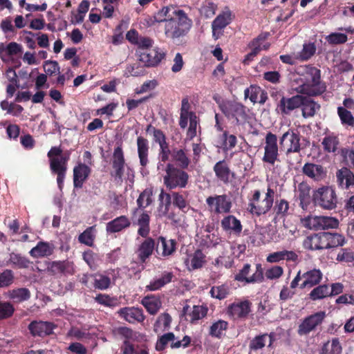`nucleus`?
I'll list each match as a JSON object with an SVG mask.
<instances>
[{
  "instance_id": "nucleus-1",
  "label": "nucleus",
  "mask_w": 354,
  "mask_h": 354,
  "mask_svg": "<svg viewBox=\"0 0 354 354\" xmlns=\"http://www.w3.org/2000/svg\"><path fill=\"white\" fill-rule=\"evenodd\" d=\"M300 80L302 84L296 88L298 93L318 96L326 91V84L321 81V71L315 66H306Z\"/></svg>"
},
{
  "instance_id": "nucleus-2",
  "label": "nucleus",
  "mask_w": 354,
  "mask_h": 354,
  "mask_svg": "<svg viewBox=\"0 0 354 354\" xmlns=\"http://www.w3.org/2000/svg\"><path fill=\"white\" fill-rule=\"evenodd\" d=\"M71 153L69 150L63 153L60 146L52 147L47 153L49 158L50 169L53 174L57 175V183L60 189L64 186Z\"/></svg>"
},
{
  "instance_id": "nucleus-3",
  "label": "nucleus",
  "mask_w": 354,
  "mask_h": 354,
  "mask_svg": "<svg viewBox=\"0 0 354 354\" xmlns=\"http://www.w3.org/2000/svg\"><path fill=\"white\" fill-rule=\"evenodd\" d=\"M192 26V21L183 10H178L177 15L165 24V35L175 41L185 37Z\"/></svg>"
},
{
  "instance_id": "nucleus-4",
  "label": "nucleus",
  "mask_w": 354,
  "mask_h": 354,
  "mask_svg": "<svg viewBox=\"0 0 354 354\" xmlns=\"http://www.w3.org/2000/svg\"><path fill=\"white\" fill-rule=\"evenodd\" d=\"M218 107L226 118L236 125L244 124L248 119L246 106L241 102L225 100L218 104Z\"/></svg>"
},
{
  "instance_id": "nucleus-5",
  "label": "nucleus",
  "mask_w": 354,
  "mask_h": 354,
  "mask_svg": "<svg viewBox=\"0 0 354 354\" xmlns=\"http://www.w3.org/2000/svg\"><path fill=\"white\" fill-rule=\"evenodd\" d=\"M189 176L184 169L168 163L165 167V175L163 176V183L169 190L177 187L185 188L188 185Z\"/></svg>"
},
{
  "instance_id": "nucleus-6",
  "label": "nucleus",
  "mask_w": 354,
  "mask_h": 354,
  "mask_svg": "<svg viewBox=\"0 0 354 354\" xmlns=\"http://www.w3.org/2000/svg\"><path fill=\"white\" fill-rule=\"evenodd\" d=\"M315 204L324 209H333L337 203V197L335 190L328 186H324L315 190L313 194Z\"/></svg>"
},
{
  "instance_id": "nucleus-7",
  "label": "nucleus",
  "mask_w": 354,
  "mask_h": 354,
  "mask_svg": "<svg viewBox=\"0 0 354 354\" xmlns=\"http://www.w3.org/2000/svg\"><path fill=\"white\" fill-rule=\"evenodd\" d=\"M326 317V312L322 310L305 317L298 326L297 334L299 336H306L316 331L322 326Z\"/></svg>"
},
{
  "instance_id": "nucleus-8",
  "label": "nucleus",
  "mask_w": 354,
  "mask_h": 354,
  "mask_svg": "<svg viewBox=\"0 0 354 354\" xmlns=\"http://www.w3.org/2000/svg\"><path fill=\"white\" fill-rule=\"evenodd\" d=\"M304 227L310 230H326L337 228L339 221L330 216H308L301 219Z\"/></svg>"
},
{
  "instance_id": "nucleus-9",
  "label": "nucleus",
  "mask_w": 354,
  "mask_h": 354,
  "mask_svg": "<svg viewBox=\"0 0 354 354\" xmlns=\"http://www.w3.org/2000/svg\"><path fill=\"white\" fill-rule=\"evenodd\" d=\"M208 209L215 214H228L231 212L232 203L227 194L210 196L206 198Z\"/></svg>"
},
{
  "instance_id": "nucleus-10",
  "label": "nucleus",
  "mask_w": 354,
  "mask_h": 354,
  "mask_svg": "<svg viewBox=\"0 0 354 354\" xmlns=\"http://www.w3.org/2000/svg\"><path fill=\"white\" fill-rule=\"evenodd\" d=\"M279 147L277 136L269 131L265 137L264 155L262 161L271 166H274L279 157Z\"/></svg>"
},
{
  "instance_id": "nucleus-11",
  "label": "nucleus",
  "mask_w": 354,
  "mask_h": 354,
  "mask_svg": "<svg viewBox=\"0 0 354 354\" xmlns=\"http://www.w3.org/2000/svg\"><path fill=\"white\" fill-rule=\"evenodd\" d=\"M261 192L259 189L254 192L252 198L250 200L248 203V211L257 216L262 214H266L272 208L273 203L270 200L264 198L260 201Z\"/></svg>"
},
{
  "instance_id": "nucleus-12",
  "label": "nucleus",
  "mask_w": 354,
  "mask_h": 354,
  "mask_svg": "<svg viewBox=\"0 0 354 354\" xmlns=\"http://www.w3.org/2000/svg\"><path fill=\"white\" fill-rule=\"evenodd\" d=\"M126 165L124 154L121 145L115 147L111 166L112 170L110 172L111 177L116 181H122Z\"/></svg>"
},
{
  "instance_id": "nucleus-13",
  "label": "nucleus",
  "mask_w": 354,
  "mask_h": 354,
  "mask_svg": "<svg viewBox=\"0 0 354 354\" xmlns=\"http://www.w3.org/2000/svg\"><path fill=\"white\" fill-rule=\"evenodd\" d=\"M303 100V95L299 94L290 97H282L277 104V110L283 115H288L292 111L301 107Z\"/></svg>"
},
{
  "instance_id": "nucleus-14",
  "label": "nucleus",
  "mask_w": 354,
  "mask_h": 354,
  "mask_svg": "<svg viewBox=\"0 0 354 354\" xmlns=\"http://www.w3.org/2000/svg\"><path fill=\"white\" fill-rule=\"evenodd\" d=\"M285 141L289 143L286 151L287 156L291 153H299L301 151L300 135L296 129H289L282 135L279 139L280 145L283 146Z\"/></svg>"
},
{
  "instance_id": "nucleus-15",
  "label": "nucleus",
  "mask_w": 354,
  "mask_h": 354,
  "mask_svg": "<svg viewBox=\"0 0 354 354\" xmlns=\"http://www.w3.org/2000/svg\"><path fill=\"white\" fill-rule=\"evenodd\" d=\"M57 328V325L50 322L32 321L28 328L30 334L33 337H44L50 335L53 333V330Z\"/></svg>"
},
{
  "instance_id": "nucleus-16",
  "label": "nucleus",
  "mask_w": 354,
  "mask_h": 354,
  "mask_svg": "<svg viewBox=\"0 0 354 354\" xmlns=\"http://www.w3.org/2000/svg\"><path fill=\"white\" fill-rule=\"evenodd\" d=\"M165 52L156 47L142 53L140 55V61L147 67H154L165 58Z\"/></svg>"
},
{
  "instance_id": "nucleus-17",
  "label": "nucleus",
  "mask_w": 354,
  "mask_h": 354,
  "mask_svg": "<svg viewBox=\"0 0 354 354\" xmlns=\"http://www.w3.org/2000/svg\"><path fill=\"white\" fill-rule=\"evenodd\" d=\"M232 13L230 10L220 13L212 21V37L218 39L223 35V29L232 21Z\"/></svg>"
},
{
  "instance_id": "nucleus-18",
  "label": "nucleus",
  "mask_w": 354,
  "mask_h": 354,
  "mask_svg": "<svg viewBox=\"0 0 354 354\" xmlns=\"http://www.w3.org/2000/svg\"><path fill=\"white\" fill-rule=\"evenodd\" d=\"M176 245L175 239L167 240L165 237L159 236L156 241V252L163 258H167L174 254Z\"/></svg>"
},
{
  "instance_id": "nucleus-19",
  "label": "nucleus",
  "mask_w": 354,
  "mask_h": 354,
  "mask_svg": "<svg viewBox=\"0 0 354 354\" xmlns=\"http://www.w3.org/2000/svg\"><path fill=\"white\" fill-rule=\"evenodd\" d=\"M252 303L249 300L233 303L227 308V315L236 319H245L251 311Z\"/></svg>"
},
{
  "instance_id": "nucleus-20",
  "label": "nucleus",
  "mask_w": 354,
  "mask_h": 354,
  "mask_svg": "<svg viewBox=\"0 0 354 354\" xmlns=\"http://www.w3.org/2000/svg\"><path fill=\"white\" fill-rule=\"evenodd\" d=\"M91 168L86 163L78 162L73 168V186L81 189L91 174Z\"/></svg>"
},
{
  "instance_id": "nucleus-21",
  "label": "nucleus",
  "mask_w": 354,
  "mask_h": 354,
  "mask_svg": "<svg viewBox=\"0 0 354 354\" xmlns=\"http://www.w3.org/2000/svg\"><path fill=\"white\" fill-rule=\"evenodd\" d=\"M118 313L119 316L130 324L141 323L145 319L142 308L136 307H124Z\"/></svg>"
},
{
  "instance_id": "nucleus-22",
  "label": "nucleus",
  "mask_w": 354,
  "mask_h": 354,
  "mask_svg": "<svg viewBox=\"0 0 354 354\" xmlns=\"http://www.w3.org/2000/svg\"><path fill=\"white\" fill-rule=\"evenodd\" d=\"M303 174L315 181L324 180L327 175L326 169L321 165L306 162L302 167Z\"/></svg>"
},
{
  "instance_id": "nucleus-23",
  "label": "nucleus",
  "mask_w": 354,
  "mask_h": 354,
  "mask_svg": "<svg viewBox=\"0 0 354 354\" xmlns=\"http://www.w3.org/2000/svg\"><path fill=\"white\" fill-rule=\"evenodd\" d=\"M326 240L324 232L315 234L307 236L304 239L303 246L305 249L309 250L327 249Z\"/></svg>"
},
{
  "instance_id": "nucleus-24",
  "label": "nucleus",
  "mask_w": 354,
  "mask_h": 354,
  "mask_svg": "<svg viewBox=\"0 0 354 354\" xmlns=\"http://www.w3.org/2000/svg\"><path fill=\"white\" fill-rule=\"evenodd\" d=\"M301 277L303 281L300 283L299 288L310 289L321 282L323 274L319 269L314 268L303 273Z\"/></svg>"
},
{
  "instance_id": "nucleus-25",
  "label": "nucleus",
  "mask_w": 354,
  "mask_h": 354,
  "mask_svg": "<svg viewBox=\"0 0 354 354\" xmlns=\"http://www.w3.org/2000/svg\"><path fill=\"white\" fill-rule=\"evenodd\" d=\"M154 250L156 251V241L151 237H148L138 246L136 254L140 261L145 263Z\"/></svg>"
},
{
  "instance_id": "nucleus-26",
  "label": "nucleus",
  "mask_w": 354,
  "mask_h": 354,
  "mask_svg": "<svg viewBox=\"0 0 354 354\" xmlns=\"http://www.w3.org/2000/svg\"><path fill=\"white\" fill-rule=\"evenodd\" d=\"M131 225L130 218L125 215H122L108 222L106 230L108 234L120 232L129 228Z\"/></svg>"
},
{
  "instance_id": "nucleus-27",
  "label": "nucleus",
  "mask_w": 354,
  "mask_h": 354,
  "mask_svg": "<svg viewBox=\"0 0 354 354\" xmlns=\"http://www.w3.org/2000/svg\"><path fill=\"white\" fill-rule=\"evenodd\" d=\"M178 10H180L174 6L163 7L155 13L153 19H150L151 22L149 25H153L155 22H165L167 24L176 16Z\"/></svg>"
},
{
  "instance_id": "nucleus-28",
  "label": "nucleus",
  "mask_w": 354,
  "mask_h": 354,
  "mask_svg": "<svg viewBox=\"0 0 354 354\" xmlns=\"http://www.w3.org/2000/svg\"><path fill=\"white\" fill-rule=\"evenodd\" d=\"M48 271L53 274H73L74 264L68 261H55L48 266Z\"/></svg>"
},
{
  "instance_id": "nucleus-29",
  "label": "nucleus",
  "mask_w": 354,
  "mask_h": 354,
  "mask_svg": "<svg viewBox=\"0 0 354 354\" xmlns=\"http://www.w3.org/2000/svg\"><path fill=\"white\" fill-rule=\"evenodd\" d=\"M270 36L269 32H263L257 37L252 39L248 44V47L257 53H259L261 50H267L270 47V44L267 39Z\"/></svg>"
},
{
  "instance_id": "nucleus-30",
  "label": "nucleus",
  "mask_w": 354,
  "mask_h": 354,
  "mask_svg": "<svg viewBox=\"0 0 354 354\" xmlns=\"http://www.w3.org/2000/svg\"><path fill=\"white\" fill-rule=\"evenodd\" d=\"M221 225L224 231H230L238 236L241 234L243 229L241 221L234 215L225 216L221 221Z\"/></svg>"
},
{
  "instance_id": "nucleus-31",
  "label": "nucleus",
  "mask_w": 354,
  "mask_h": 354,
  "mask_svg": "<svg viewBox=\"0 0 354 354\" xmlns=\"http://www.w3.org/2000/svg\"><path fill=\"white\" fill-rule=\"evenodd\" d=\"M137 148L140 164L142 167H145L149 162L148 140L142 136H138L137 138Z\"/></svg>"
},
{
  "instance_id": "nucleus-32",
  "label": "nucleus",
  "mask_w": 354,
  "mask_h": 354,
  "mask_svg": "<svg viewBox=\"0 0 354 354\" xmlns=\"http://www.w3.org/2000/svg\"><path fill=\"white\" fill-rule=\"evenodd\" d=\"M174 278V274L172 272L164 271L160 278L151 281L146 286V290L149 291L158 290L167 284L171 283Z\"/></svg>"
},
{
  "instance_id": "nucleus-33",
  "label": "nucleus",
  "mask_w": 354,
  "mask_h": 354,
  "mask_svg": "<svg viewBox=\"0 0 354 354\" xmlns=\"http://www.w3.org/2000/svg\"><path fill=\"white\" fill-rule=\"evenodd\" d=\"M54 246L53 244L39 241L37 245L32 248L29 252L30 255L33 258H42L50 256L53 253Z\"/></svg>"
},
{
  "instance_id": "nucleus-34",
  "label": "nucleus",
  "mask_w": 354,
  "mask_h": 354,
  "mask_svg": "<svg viewBox=\"0 0 354 354\" xmlns=\"http://www.w3.org/2000/svg\"><path fill=\"white\" fill-rule=\"evenodd\" d=\"M310 97L303 95L304 100L301 107V114L304 118H313L320 109V105Z\"/></svg>"
},
{
  "instance_id": "nucleus-35",
  "label": "nucleus",
  "mask_w": 354,
  "mask_h": 354,
  "mask_svg": "<svg viewBox=\"0 0 354 354\" xmlns=\"http://www.w3.org/2000/svg\"><path fill=\"white\" fill-rule=\"evenodd\" d=\"M340 144L337 135L334 133L327 134L322 141L323 149L326 153H335Z\"/></svg>"
},
{
  "instance_id": "nucleus-36",
  "label": "nucleus",
  "mask_w": 354,
  "mask_h": 354,
  "mask_svg": "<svg viewBox=\"0 0 354 354\" xmlns=\"http://www.w3.org/2000/svg\"><path fill=\"white\" fill-rule=\"evenodd\" d=\"M213 170L218 180L224 183H229L231 171L225 160L217 162L214 165Z\"/></svg>"
},
{
  "instance_id": "nucleus-37",
  "label": "nucleus",
  "mask_w": 354,
  "mask_h": 354,
  "mask_svg": "<svg viewBox=\"0 0 354 354\" xmlns=\"http://www.w3.org/2000/svg\"><path fill=\"white\" fill-rule=\"evenodd\" d=\"M141 304L151 315H156L162 306L160 299L152 295L143 297Z\"/></svg>"
},
{
  "instance_id": "nucleus-38",
  "label": "nucleus",
  "mask_w": 354,
  "mask_h": 354,
  "mask_svg": "<svg viewBox=\"0 0 354 354\" xmlns=\"http://www.w3.org/2000/svg\"><path fill=\"white\" fill-rule=\"evenodd\" d=\"M171 157L173 160L178 164V168L183 169H187L191 162L185 150L183 149H174L171 152Z\"/></svg>"
},
{
  "instance_id": "nucleus-39",
  "label": "nucleus",
  "mask_w": 354,
  "mask_h": 354,
  "mask_svg": "<svg viewBox=\"0 0 354 354\" xmlns=\"http://www.w3.org/2000/svg\"><path fill=\"white\" fill-rule=\"evenodd\" d=\"M310 186L306 182H301L298 185V198L300 201V205H301L302 208L310 203Z\"/></svg>"
},
{
  "instance_id": "nucleus-40",
  "label": "nucleus",
  "mask_w": 354,
  "mask_h": 354,
  "mask_svg": "<svg viewBox=\"0 0 354 354\" xmlns=\"http://www.w3.org/2000/svg\"><path fill=\"white\" fill-rule=\"evenodd\" d=\"M337 177L342 188L348 189L350 186L354 185V174L347 168L339 170Z\"/></svg>"
},
{
  "instance_id": "nucleus-41",
  "label": "nucleus",
  "mask_w": 354,
  "mask_h": 354,
  "mask_svg": "<svg viewBox=\"0 0 354 354\" xmlns=\"http://www.w3.org/2000/svg\"><path fill=\"white\" fill-rule=\"evenodd\" d=\"M342 346L337 337L324 343L321 350V354H342Z\"/></svg>"
},
{
  "instance_id": "nucleus-42",
  "label": "nucleus",
  "mask_w": 354,
  "mask_h": 354,
  "mask_svg": "<svg viewBox=\"0 0 354 354\" xmlns=\"http://www.w3.org/2000/svg\"><path fill=\"white\" fill-rule=\"evenodd\" d=\"M8 296L14 302L20 303L30 299V292L26 288H19L9 290Z\"/></svg>"
},
{
  "instance_id": "nucleus-43",
  "label": "nucleus",
  "mask_w": 354,
  "mask_h": 354,
  "mask_svg": "<svg viewBox=\"0 0 354 354\" xmlns=\"http://www.w3.org/2000/svg\"><path fill=\"white\" fill-rule=\"evenodd\" d=\"M327 249L342 246L346 243L344 235L339 233L324 232Z\"/></svg>"
},
{
  "instance_id": "nucleus-44",
  "label": "nucleus",
  "mask_w": 354,
  "mask_h": 354,
  "mask_svg": "<svg viewBox=\"0 0 354 354\" xmlns=\"http://www.w3.org/2000/svg\"><path fill=\"white\" fill-rule=\"evenodd\" d=\"M251 266L249 263H245L243 268L239 270V272L234 275V279L241 283H255L253 279V275L249 276L250 273Z\"/></svg>"
},
{
  "instance_id": "nucleus-45",
  "label": "nucleus",
  "mask_w": 354,
  "mask_h": 354,
  "mask_svg": "<svg viewBox=\"0 0 354 354\" xmlns=\"http://www.w3.org/2000/svg\"><path fill=\"white\" fill-rule=\"evenodd\" d=\"M187 195V192H173L171 193L173 205L184 212L185 209L189 205V203L186 200Z\"/></svg>"
},
{
  "instance_id": "nucleus-46",
  "label": "nucleus",
  "mask_w": 354,
  "mask_h": 354,
  "mask_svg": "<svg viewBox=\"0 0 354 354\" xmlns=\"http://www.w3.org/2000/svg\"><path fill=\"white\" fill-rule=\"evenodd\" d=\"M8 263H11L14 268H27L29 266L30 261L21 254L11 252Z\"/></svg>"
},
{
  "instance_id": "nucleus-47",
  "label": "nucleus",
  "mask_w": 354,
  "mask_h": 354,
  "mask_svg": "<svg viewBox=\"0 0 354 354\" xmlns=\"http://www.w3.org/2000/svg\"><path fill=\"white\" fill-rule=\"evenodd\" d=\"M230 290L227 285L222 284L220 286H214L211 288L209 293L212 297L222 300L227 297Z\"/></svg>"
},
{
  "instance_id": "nucleus-48",
  "label": "nucleus",
  "mask_w": 354,
  "mask_h": 354,
  "mask_svg": "<svg viewBox=\"0 0 354 354\" xmlns=\"http://www.w3.org/2000/svg\"><path fill=\"white\" fill-rule=\"evenodd\" d=\"M228 327V323L226 321L220 319L210 326L209 334L212 337L221 338L223 331L226 330Z\"/></svg>"
},
{
  "instance_id": "nucleus-49",
  "label": "nucleus",
  "mask_w": 354,
  "mask_h": 354,
  "mask_svg": "<svg viewBox=\"0 0 354 354\" xmlns=\"http://www.w3.org/2000/svg\"><path fill=\"white\" fill-rule=\"evenodd\" d=\"M315 52L316 46L314 43L304 44L302 50L299 53L296 59L302 62L307 61L315 54Z\"/></svg>"
},
{
  "instance_id": "nucleus-50",
  "label": "nucleus",
  "mask_w": 354,
  "mask_h": 354,
  "mask_svg": "<svg viewBox=\"0 0 354 354\" xmlns=\"http://www.w3.org/2000/svg\"><path fill=\"white\" fill-rule=\"evenodd\" d=\"M337 112L343 125L354 127V117L350 111L343 106H339L337 107Z\"/></svg>"
},
{
  "instance_id": "nucleus-51",
  "label": "nucleus",
  "mask_w": 354,
  "mask_h": 354,
  "mask_svg": "<svg viewBox=\"0 0 354 354\" xmlns=\"http://www.w3.org/2000/svg\"><path fill=\"white\" fill-rule=\"evenodd\" d=\"M216 9L217 6L213 1L205 0L199 9V12L205 18H210L215 15Z\"/></svg>"
},
{
  "instance_id": "nucleus-52",
  "label": "nucleus",
  "mask_w": 354,
  "mask_h": 354,
  "mask_svg": "<svg viewBox=\"0 0 354 354\" xmlns=\"http://www.w3.org/2000/svg\"><path fill=\"white\" fill-rule=\"evenodd\" d=\"M328 294V285H319L311 290L309 294V297L310 299L316 301L329 297Z\"/></svg>"
},
{
  "instance_id": "nucleus-53",
  "label": "nucleus",
  "mask_w": 354,
  "mask_h": 354,
  "mask_svg": "<svg viewBox=\"0 0 354 354\" xmlns=\"http://www.w3.org/2000/svg\"><path fill=\"white\" fill-rule=\"evenodd\" d=\"M223 148L225 151H229L234 148L237 144L236 136L230 134L227 131H224L222 135Z\"/></svg>"
},
{
  "instance_id": "nucleus-54",
  "label": "nucleus",
  "mask_w": 354,
  "mask_h": 354,
  "mask_svg": "<svg viewBox=\"0 0 354 354\" xmlns=\"http://www.w3.org/2000/svg\"><path fill=\"white\" fill-rule=\"evenodd\" d=\"M176 339L175 335L172 332L167 333L160 336L156 344V349L158 351H162L165 349L169 342Z\"/></svg>"
},
{
  "instance_id": "nucleus-55",
  "label": "nucleus",
  "mask_w": 354,
  "mask_h": 354,
  "mask_svg": "<svg viewBox=\"0 0 354 354\" xmlns=\"http://www.w3.org/2000/svg\"><path fill=\"white\" fill-rule=\"evenodd\" d=\"M289 203L285 199H280L275 203L274 210L276 216L284 218L288 214Z\"/></svg>"
},
{
  "instance_id": "nucleus-56",
  "label": "nucleus",
  "mask_w": 354,
  "mask_h": 354,
  "mask_svg": "<svg viewBox=\"0 0 354 354\" xmlns=\"http://www.w3.org/2000/svg\"><path fill=\"white\" fill-rule=\"evenodd\" d=\"M152 192L149 189H145L141 192L137 199V205L139 209H144L152 203Z\"/></svg>"
},
{
  "instance_id": "nucleus-57",
  "label": "nucleus",
  "mask_w": 354,
  "mask_h": 354,
  "mask_svg": "<svg viewBox=\"0 0 354 354\" xmlns=\"http://www.w3.org/2000/svg\"><path fill=\"white\" fill-rule=\"evenodd\" d=\"M326 40L330 45H340L347 41L348 37L344 33L332 32L326 37Z\"/></svg>"
},
{
  "instance_id": "nucleus-58",
  "label": "nucleus",
  "mask_w": 354,
  "mask_h": 354,
  "mask_svg": "<svg viewBox=\"0 0 354 354\" xmlns=\"http://www.w3.org/2000/svg\"><path fill=\"white\" fill-rule=\"evenodd\" d=\"M14 313L15 308L11 303L0 300V320L11 317Z\"/></svg>"
},
{
  "instance_id": "nucleus-59",
  "label": "nucleus",
  "mask_w": 354,
  "mask_h": 354,
  "mask_svg": "<svg viewBox=\"0 0 354 354\" xmlns=\"http://www.w3.org/2000/svg\"><path fill=\"white\" fill-rule=\"evenodd\" d=\"M94 299L97 303L107 307L115 306L118 301L117 299L111 297L109 295L101 293L97 295Z\"/></svg>"
},
{
  "instance_id": "nucleus-60",
  "label": "nucleus",
  "mask_w": 354,
  "mask_h": 354,
  "mask_svg": "<svg viewBox=\"0 0 354 354\" xmlns=\"http://www.w3.org/2000/svg\"><path fill=\"white\" fill-rule=\"evenodd\" d=\"M205 262V255L200 249L196 250L191 259V266L193 269H198L203 267Z\"/></svg>"
},
{
  "instance_id": "nucleus-61",
  "label": "nucleus",
  "mask_w": 354,
  "mask_h": 354,
  "mask_svg": "<svg viewBox=\"0 0 354 354\" xmlns=\"http://www.w3.org/2000/svg\"><path fill=\"white\" fill-rule=\"evenodd\" d=\"M93 227L86 228L82 234H80L78 240L80 243L88 246H92L95 236L93 234Z\"/></svg>"
},
{
  "instance_id": "nucleus-62",
  "label": "nucleus",
  "mask_w": 354,
  "mask_h": 354,
  "mask_svg": "<svg viewBox=\"0 0 354 354\" xmlns=\"http://www.w3.org/2000/svg\"><path fill=\"white\" fill-rule=\"evenodd\" d=\"M261 92V88L257 85H251L244 91L245 98H249L252 103H257L259 93Z\"/></svg>"
},
{
  "instance_id": "nucleus-63",
  "label": "nucleus",
  "mask_w": 354,
  "mask_h": 354,
  "mask_svg": "<svg viewBox=\"0 0 354 354\" xmlns=\"http://www.w3.org/2000/svg\"><path fill=\"white\" fill-rule=\"evenodd\" d=\"M14 273L12 270L6 269L0 273V288L10 286L14 281Z\"/></svg>"
},
{
  "instance_id": "nucleus-64",
  "label": "nucleus",
  "mask_w": 354,
  "mask_h": 354,
  "mask_svg": "<svg viewBox=\"0 0 354 354\" xmlns=\"http://www.w3.org/2000/svg\"><path fill=\"white\" fill-rule=\"evenodd\" d=\"M207 313V308L204 307L203 306H194L193 307V310L189 314V317L191 318V322L194 323L196 321H198L204 317L206 316Z\"/></svg>"
}]
</instances>
